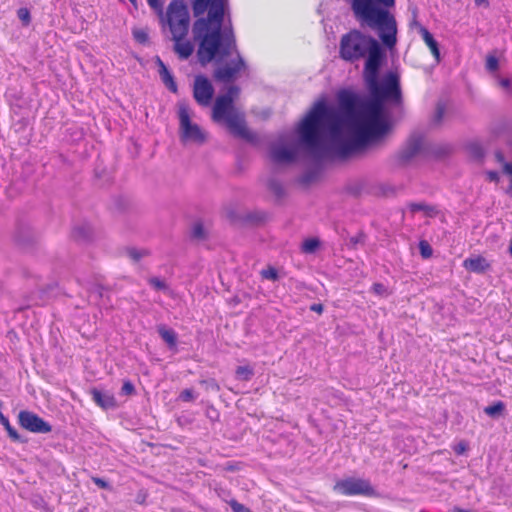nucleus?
<instances>
[{
  "mask_svg": "<svg viewBox=\"0 0 512 512\" xmlns=\"http://www.w3.org/2000/svg\"><path fill=\"white\" fill-rule=\"evenodd\" d=\"M270 158L275 164L290 163L295 158V152L285 147H275L271 151Z\"/></svg>",
  "mask_w": 512,
  "mask_h": 512,
  "instance_id": "15",
  "label": "nucleus"
},
{
  "mask_svg": "<svg viewBox=\"0 0 512 512\" xmlns=\"http://www.w3.org/2000/svg\"><path fill=\"white\" fill-rule=\"evenodd\" d=\"M192 237L197 240H203L206 237L204 227L201 223H195L192 228Z\"/></svg>",
  "mask_w": 512,
  "mask_h": 512,
  "instance_id": "27",
  "label": "nucleus"
},
{
  "mask_svg": "<svg viewBox=\"0 0 512 512\" xmlns=\"http://www.w3.org/2000/svg\"><path fill=\"white\" fill-rule=\"evenodd\" d=\"M17 16L24 25H28L31 21L30 11L27 8L18 9Z\"/></svg>",
  "mask_w": 512,
  "mask_h": 512,
  "instance_id": "31",
  "label": "nucleus"
},
{
  "mask_svg": "<svg viewBox=\"0 0 512 512\" xmlns=\"http://www.w3.org/2000/svg\"><path fill=\"white\" fill-rule=\"evenodd\" d=\"M167 23L172 38H185L189 30V12L179 0L172 1L167 8Z\"/></svg>",
  "mask_w": 512,
  "mask_h": 512,
  "instance_id": "7",
  "label": "nucleus"
},
{
  "mask_svg": "<svg viewBox=\"0 0 512 512\" xmlns=\"http://www.w3.org/2000/svg\"><path fill=\"white\" fill-rule=\"evenodd\" d=\"M136 390L133 383L130 380H125L121 387V394L131 396L135 394Z\"/></svg>",
  "mask_w": 512,
  "mask_h": 512,
  "instance_id": "29",
  "label": "nucleus"
},
{
  "mask_svg": "<svg viewBox=\"0 0 512 512\" xmlns=\"http://www.w3.org/2000/svg\"><path fill=\"white\" fill-rule=\"evenodd\" d=\"M278 190H280V187L279 186H276L275 187V191L278 192Z\"/></svg>",
  "mask_w": 512,
  "mask_h": 512,
  "instance_id": "54",
  "label": "nucleus"
},
{
  "mask_svg": "<svg viewBox=\"0 0 512 512\" xmlns=\"http://www.w3.org/2000/svg\"><path fill=\"white\" fill-rule=\"evenodd\" d=\"M420 252L424 258H429L432 255V249L426 241L420 242Z\"/></svg>",
  "mask_w": 512,
  "mask_h": 512,
  "instance_id": "35",
  "label": "nucleus"
},
{
  "mask_svg": "<svg viewBox=\"0 0 512 512\" xmlns=\"http://www.w3.org/2000/svg\"><path fill=\"white\" fill-rule=\"evenodd\" d=\"M462 265L467 271L477 274L485 273L491 268V264L482 255L466 258Z\"/></svg>",
  "mask_w": 512,
  "mask_h": 512,
  "instance_id": "12",
  "label": "nucleus"
},
{
  "mask_svg": "<svg viewBox=\"0 0 512 512\" xmlns=\"http://www.w3.org/2000/svg\"><path fill=\"white\" fill-rule=\"evenodd\" d=\"M487 179L491 182H498L499 181V175L496 171H487L486 172Z\"/></svg>",
  "mask_w": 512,
  "mask_h": 512,
  "instance_id": "42",
  "label": "nucleus"
},
{
  "mask_svg": "<svg viewBox=\"0 0 512 512\" xmlns=\"http://www.w3.org/2000/svg\"><path fill=\"white\" fill-rule=\"evenodd\" d=\"M6 416L0 411V421L5 418Z\"/></svg>",
  "mask_w": 512,
  "mask_h": 512,
  "instance_id": "52",
  "label": "nucleus"
},
{
  "mask_svg": "<svg viewBox=\"0 0 512 512\" xmlns=\"http://www.w3.org/2000/svg\"><path fill=\"white\" fill-rule=\"evenodd\" d=\"M133 36L135 40L141 44H144L148 41V34L143 29H138L133 32Z\"/></svg>",
  "mask_w": 512,
  "mask_h": 512,
  "instance_id": "34",
  "label": "nucleus"
},
{
  "mask_svg": "<svg viewBox=\"0 0 512 512\" xmlns=\"http://www.w3.org/2000/svg\"><path fill=\"white\" fill-rule=\"evenodd\" d=\"M214 96V88L211 82L203 75L195 77L193 86V97L203 107L211 104Z\"/></svg>",
  "mask_w": 512,
  "mask_h": 512,
  "instance_id": "11",
  "label": "nucleus"
},
{
  "mask_svg": "<svg viewBox=\"0 0 512 512\" xmlns=\"http://www.w3.org/2000/svg\"><path fill=\"white\" fill-rule=\"evenodd\" d=\"M503 170L506 174L512 177V163H505L503 166Z\"/></svg>",
  "mask_w": 512,
  "mask_h": 512,
  "instance_id": "45",
  "label": "nucleus"
},
{
  "mask_svg": "<svg viewBox=\"0 0 512 512\" xmlns=\"http://www.w3.org/2000/svg\"><path fill=\"white\" fill-rule=\"evenodd\" d=\"M91 480L93 481V483L95 485H97L101 489H109L110 488L109 483L107 481H105L104 479L100 478V477L93 476L91 478Z\"/></svg>",
  "mask_w": 512,
  "mask_h": 512,
  "instance_id": "39",
  "label": "nucleus"
},
{
  "mask_svg": "<svg viewBox=\"0 0 512 512\" xmlns=\"http://www.w3.org/2000/svg\"><path fill=\"white\" fill-rule=\"evenodd\" d=\"M0 423L3 425L5 430L7 431L8 436L14 442H23L21 436L17 432V430L10 424V421L7 417L3 418Z\"/></svg>",
  "mask_w": 512,
  "mask_h": 512,
  "instance_id": "20",
  "label": "nucleus"
},
{
  "mask_svg": "<svg viewBox=\"0 0 512 512\" xmlns=\"http://www.w3.org/2000/svg\"><path fill=\"white\" fill-rule=\"evenodd\" d=\"M509 253L512 256V240L509 243Z\"/></svg>",
  "mask_w": 512,
  "mask_h": 512,
  "instance_id": "50",
  "label": "nucleus"
},
{
  "mask_svg": "<svg viewBox=\"0 0 512 512\" xmlns=\"http://www.w3.org/2000/svg\"><path fill=\"white\" fill-rule=\"evenodd\" d=\"M240 88L236 85L228 87L226 94L219 95L212 108V119L215 122L225 121L229 131L240 138L251 140L252 134L248 130L244 115L239 112L234 101L239 97Z\"/></svg>",
  "mask_w": 512,
  "mask_h": 512,
  "instance_id": "6",
  "label": "nucleus"
},
{
  "mask_svg": "<svg viewBox=\"0 0 512 512\" xmlns=\"http://www.w3.org/2000/svg\"><path fill=\"white\" fill-rule=\"evenodd\" d=\"M320 246V241L317 238H308L302 244V251L304 253H314Z\"/></svg>",
  "mask_w": 512,
  "mask_h": 512,
  "instance_id": "23",
  "label": "nucleus"
},
{
  "mask_svg": "<svg viewBox=\"0 0 512 512\" xmlns=\"http://www.w3.org/2000/svg\"><path fill=\"white\" fill-rule=\"evenodd\" d=\"M90 395L97 406L104 410L115 408L117 405L116 399L112 394L102 393L97 388L90 390Z\"/></svg>",
  "mask_w": 512,
  "mask_h": 512,
  "instance_id": "14",
  "label": "nucleus"
},
{
  "mask_svg": "<svg viewBox=\"0 0 512 512\" xmlns=\"http://www.w3.org/2000/svg\"><path fill=\"white\" fill-rule=\"evenodd\" d=\"M506 193L510 196H512V177H511V182H510V185L509 187L507 188L506 190Z\"/></svg>",
  "mask_w": 512,
  "mask_h": 512,
  "instance_id": "49",
  "label": "nucleus"
},
{
  "mask_svg": "<svg viewBox=\"0 0 512 512\" xmlns=\"http://www.w3.org/2000/svg\"><path fill=\"white\" fill-rule=\"evenodd\" d=\"M340 109L328 107L324 101L316 102L306 114L299 126L301 142L312 152L320 151L324 145V129L334 141H338L337 154L346 159L362 153L368 147L379 142L358 144L356 119L363 111V105L357 109V98L350 92H341L338 96Z\"/></svg>",
  "mask_w": 512,
  "mask_h": 512,
  "instance_id": "1",
  "label": "nucleus"
},
{
  "mask_svg": "<svg viewBox=\"0 0 512 512\" xmlns=\"http://www.w3.org/2000/svg\"><path fill=\"white\" fill-rule=\"evenodd\" d=\"M386 46L381 39L362 32L359 29H351L343 34L339 42V57L349 63H355L365 59L363 72L372 69L386 59ZM387 49H389L387 47Z\"/></svg>",
  "mask_w": 512,
  "mask_h": 512,
  "instance_id": "5",
  "label": "nucleus"
},
{
  "mask_svg": "<svg viewBox=\"0 0 512 512\" xmlns=\"http://www.w3.org/2000/svg\"><path fill=\"white\" fill-rule=\"evenodd\" d=\"M179 397L185 402L192 401L194 399L193 391L191 389H185L180 393Z\"/></svg>",
  "mask_w": 512,
  "mask_h": 512,
  "instance_id": "40",
  "label": "nucleus"
},
{
  "mask_svg": "<svg viewBox=\"0 0 512 512\" xmlns=\"http://www.w3.org/2000/svg\"><path fill=\"white\" fill-rule=\"evenodd\" d=\"M418 28V32L420 33L424 43L429 48L431 54L435 58L437 62L440 61V50L438 46V42L434 39L433 35L428 31V29L418 22L414 23Z\"/></svg>",
  "mask_w": 512,
  "mask_h": 512,
  "instance_id": "13",
  "label": "nucleus"
},
{
  "mask_svg": "<svg viewBox=\"0 0 512 512\" xmlns=\"http://www.w3.org/2000/svg\"><path fill=\"white\" fill-rule=\"evenodd\" d=\"M178 117L182 141L203 143L206 140L204 131L197 124L192 123L190 108L185 103L179 105Z\"/></svg>",
  "mask_w": 512,
  "mask_h": 512,
  "instance_id": "9",
  "label": "nucleus"
},
{
  "mask_svg": "<svg viewBox=\"0 0 512 512\" xmlns=\"http://www.w3.org/2000/svg\"><path fill=\"white\" fill-rule=\"evenodd\" d=\"M453 450L457 455H461L467 450V444L464 441H462L455 445L453 447Z\"/></svg>",
  "mask_w": 512,
  "mask_h": 512,
  "instance_id": "41",
  "label": "nucleus"
},
{
  "mask_svg": "<svg viewBox=\"0 0 512 512\" xmlns=\"http://www.w3.org/2000/svg\"><path fill=\"white\" fill-rule=\"evenodd\" d=\"M497 159H499V160H501V161L503 160V156H502V154H501V153H497Z\"/></svg>",
  "mask_w": 512,
  "mask_h": 512,
  "instance_id": "51",
  "label": "nucleus"
},
{
  "mask_svg": "<svg viewBox=\"0 0 512 512\" xmlns=\"http://www.w3.org/2000/svg\"><path fill=\"white\" fill-rule=\"evenodd\" d=\"M444 113H445V105L443 103H438L437 107H436L435 115L433 118V122L435 124H439L444 117Z\"/></svg>",
  "mask_w": 512,
  "mask_h": 512,
  "instance_id": "32",
  "label": "nucleus"
},
{
  "mask_svg": "<svg viewBox=\"0 0 512 512\" xmlns=\"http://www.w3.org/2000/svg\"><path fill=\"white\" fill-rule=\"evenodd\" d=\"M150 7L154 9H158L160 13H162V4L160 3V0H147Z\"/></svg>",
  "mask_w": 512,
  "mask_h": 512,
  "instance_id": "43",
  "label": "nucleus"
},
{
  "mask_svg": "<svg viewBox=\"0 0 512 512\" xmlns=\"http://www.w3.org/2000/svg\"><path fill=\"white\" fill-rule=\"evenodd\" d=\"M353 18L361 28L376 31L383 44L393 50L398 26L392 9L396 0H346Z\"/></svg>",
  "mask_w": 512,
  "mask_h": 512,
  "instance_id": "4",
  "label": "nucleus"
},
{
  "mask_svg": "<svg viewBox=\"0 0 512 512\" xmlns=\"http://www.w3.org/2000/svg\"><path fill=\"white\" fill-rule=\"evenodd\" d=\"M149 283L157 290H165L167 288L166 283L157 277L150 278Z\"/></svg>",
  "mask_w": 512,
  "mask_h": 512,
  "instance_id": "36",
  "label": "nucleus"
},
{
  "mask_svg": "<svg viewBox=\"0 0 512 512\" xmlns=\"http://www.w3.org/2000/svg\"><path fill=\"white\" fill-rule=\"evenodd\" d=\"M499 83L505 89H508L509 86H510V81H509V79H506V78L505 79H501Z\"/></svg>",
  "mask_w": 512,
  "mask_h": 512,
  "instance_id": "48",
  "label": "nucleus"
},
{
  "mask_svg": "<svg viewBox=\"0 0 512 512\" xmlns=\"http://www.w3.org/2000/svg\"><path fill=\"white\" fill-rule=\"evenodd\" d=\"M333 491L343 496L378 497L376 489L368 479L347 477L339 479L333 486Z\"/></svg>",
  "mask_w": 512,
  "mask_h": 512,
  "instance_id": "8",
  "label": "nucleus"
},
{
  "mask_svg": "<svg viewBox=\"0 0 512 512\" xmlns=\"http://www.w3.org/2000/svg\"><path fill=\"white\" fill-rule=\"evenodd\" d=\"M128 254H129V256H130L133 260L138 261V260H140L142 257L147 256L149 253H148V251H146V250L138 251V250H136V249H130V250L128 251Z\"/></svg>",
  "mask_w": 512,
  "mask_h": 512,
  "instance_id": "37",
  "label": "nucleus"
},
{
  "mask_svg": "<svg viewBox=\"0 0 512 512\" xmlns=\"http://www.w3.org/2000/svg\"><path fill=\"white\" fill-rule=\"evenodd\" d=\"M260 274L264 279H268V280H272V281L278 280V272L272 266H268L266 269H263Z\"/></svg>",
  "mask_w": 512,
  "mask_h": 512,
  "instance_id": "26",
  "label": "nucleus"
},
{
  "mask_svg": "<svg viewBox=\"0 0 512 512\" xmlns=\"http://www.w3.org/2000/svg\"><path fill=\"white\" fill-rule=\"evenodd\" d=\"M469 155L476 160H481L484 157V150L477 142H471L467 145Z\"/></svg>",
  "mask_w": 512,
  "mask_h": 512,
  "instance_id": "22",
  "label": "nucleus"
},
{
  "mask_svg": "<svg viewBox=\"0 0 512 512\" xmlns=\"http://www.w3.org/2000/svg\"><path fill=\"white\" fill-rule=\"evenodd\" d=\"M146 499H147V492H146V491H143V490H142V491H140V492L138 493V495H137V502H138L139 504H142V505H143V504H145Z\"/></svg>",
  "mask_w": 512,
  "mask_h": 512,
  "instance_id": "44",
  "label": "nucleus"
},
{
  "mask_svg": "<svg viewBox=\"0 0 512 512\" xmlns=\"http://www.w3.org/2000/svg\"><path fill=\"white\" fill-rule=\"evenodd\" d=\"M158 333L163 341L169 346V348H175L177 345V334L171 328H166L165 326L158 327Z\"/></svg>",
  "mask_w": 512,
  "mask_h": 512,
  "instance_id": "18",
  "label": "nucleus"
},
{
  "mask_svg": "<svg viewBox=\"0 0 512 512\" xmlns=\"http://www.w3.org/2000/svg\"><path fill=\"white\" fill-rule=\"evenodd\" d=\"M409 207L412 212L424 211L428 215H431L436 212V209L433 206H429L424 203H411Z\"/></svg>",
  "mask_w": 512,
  "mask_h": 512,
  "instance_id": "24",
  "label": "nucleus"
},
{
  "mask_svg": "<svg viewBox=\"0 0 512 512\" xmlns=\"http://www.w3.org/2000/svg\"><path fill=\"white\" fill-rule=\"evenodd\" d=\"M383 63L363 72L364 80L371 95V100L363 104V111L358 115L355 125L358 144L381 142L391 131L392 125L384 113L385 101L399 104L402 99L400 79L397 73H387L380 83L379 71Z\"/></svg>",
  "mask_w": 512,
  "mask_h": 512,
  "instance_id": "3",
  "label": "nucleus"
},
{
  "mask_svg": "<svg viewBox=\"0 0 512 512\" xmlns=\"http://www.w3.org/2000/svg\"><path fill=\"white\" fill-rule=\"evenodd\" d=\"M133 5H136V0H129Z\"/></svg>",
  "mask_w": 512,
  "mask_h": 512,
  "instance_id": "53",
  "label": "nucleus"
},
{
  "mask_svg": "<svg viewBox=\"0 0 512 512\" xmlns=\"http://www.w3.org/2000/svg\"><path fill=\"white\" fill-rule=\"evenodd\" d=\"M224 18V5L222 0H212L208 17L195 21L193 32L195 39H201L197 51L201 65L210 63L217 55L220 58L233 56L229 63L215 69L214 79L227 83L235 80L246 64L236 49V41L232 33L222 34L221 25Z\"/></svg>",
  "mask_w": 512,
  "mask_h": 512,
  "instance_id": "2",
  "label": "nucleus"
},
{
  "mask_svg": "<svg viewBox=\"0 0 512 512\" xmlns=\"http://www.w3.org/2000/svg\"><path fill=\"white\" fill-rule=\"evenodd\" d=\"M474 1L477 6H484V7L489 6V0H474Z\"/></svg>",
  "mask_w": 512,
  "mask_h": 512,
  "instance_id": "47",
  "label": "nucleus"
},
{
  "mask_svg": "<svg viewBox=\"0 0 512 512\" xmlns=\"http://www.w3.org/2000/svg\"><path fill=\"white\" fill-rule=\"evenodd\" d=\"M228 503L233 512H252L249 508L239 503L235 499L230 500Z\"/></svg>",
  "mask_w": 512,
  "mask_h": 512,
  "instance_id": "33",
  "label": "nucleus"
},
{
  "mask_svg": "<svg viewBox=\"0 0 512 512\" xmlns=\"http://www.w3.org/2000/svg\"><path fill=\"white\" fill-rule=\"evenodd\" d=\"M486 68L489 71H496L499 68L498 59L494 55H488L486 58Z\"/></svg>",
  "mask_w": 512,
  "mask_h": 512,
  "instance_id": "30",
  "label": "nucleus"
},
{
  "mask_svg": "<svg viewBox=\"0 0 512 512\" xmlns=\"http://www.w3.org/2000/svg\"><path fill=\"white\" fill-rule=\"evenodd\" d=\"M209 2L210 0H195L193 3L194 15H202L206 11Z\"/></svg>",
  "mask_w": 512,
  "mask_h": 512,
  "instance_id": "25",
  "label": "nucleus"
},
{
  "mask_svg": "<svg viewBox=\"0 0 512 512\" xmlns=\"http://www.w3.org/2000/svg\"><path fill=\"white\" fill-rule=\"evenodd\" d=\"M420 144H421L420 140L411 142L409 145L408 151L403 154V158L408 159V158L412 157L413 155H415L418 152V150L420 149Z\"/></svg>",
  "mask_w": 512,
  "mask_h": 512,
  "instance_id": "28",
  "label": "nucleus"
},
{
  "mask_svg": "<svg viewBox=\"0 0 512 512\" xmlns=\"http://www.w3.org/2000/svg\"><path fill=\"white\" fill-rule=\"evenodd\" d=\"M159 64V74L161 76V79L163 83L167 86V88L173 92H177V84L174 81V78L172 74L169 72L168 68L165 66V64L158 58L157 60Z\"/></svg>",
  "mask_w": 512,
  "mask_h": 512,
  "instance_id": "17",
  "label": "nucleus"
},
{
  "mask_svg": "<svg viewBox=\"0 0 512 512\" xmlns=\"http://www.w3.org/2000/svg\"><path fill=\"white\" fill-rule=\"evenodd\" d=\"M371 290L376 294V295H380V296H383L386 294V288L385 286L382 284V283H374L372 286H371Z\"/></svg>",
  "mask_w": 512,
  "mask_h": 512,
  "instance_id": "38",
  "label": "nucleus"
},
{
  "mask_svg": "<svg viewBox=\"0 0 512 512\" xmlns=\"http://www.w3.org/2000/svg\"><path fill=\"white\" fill-rule=\"evenodd\" d=\"M173 40L174 50L181 59H187L192 55L194 46L190 41H183L184 38H173Z\"/></svg>",
  "mask_w": 512,
  "mask_h": 512,
  "instance_id": "16",
  "label": "nucleus"
},
{
  "mask_svg": "<svg viewBox=\"0 0 512 512\" xmlns=\"http://www.w3.org/2000/svg\"><path fill=\"white\" fill-rule=\"evenodd\" d=\"M310 309H311L312 311H315V312L319 313V314H321V313L323 312V306H322V304H313V305L310 307Z\"/></svg>",
  "mask_w": 512,
  "mask_h": 512,
  "instance_id": "46",
  "label": "nucleus"
},
{
  "mask_svg": "<svg viewBox=\"0 0 512 512\" xmlns=\"http://www.w3.org/2000/svg\"><path fill=\"white\" fill-rule=\"evenodd\" d=\"M505 407V403L499 400L494 402L492 405L485 407L484 412L490 417H497L504 412Z\"/></svg>",
  "mask_w": 512,
  "mask_h": 512,
  "instance_id": "19",
  "label": "nucleus"
},
{
  "mask_svg": "<svg viewBox=\"0 0 512 512\" xmlns=\"http://www.w3.org/2000/svg\"><path fill=\"white\" fill-rule=\"evenodd\" d=\"M18 423L23 429L32 433L46 434L52 431V426L48 422L36 413L28 410H22L19 412Z\"/></svg>",
  "mask_w": 512,
  "mask_h": 512,
  "instance_id": "10",
  "label": "nucleus"
},
{
  "mask_svg": "<svg viewBox=\"0 0 512 512\" xmlns=\"http://www.w3.org/2000/svg\"><path fill=\"white\" fill-rule=\"evenodd\" d=\"M235 375L239 380L249 381L253 377L254 371L249 365L238 366L235 370Z\"/></svg>",
  "mask_w": 512,
  "mask_h": 512,
  "instance_id": "21",
  "label": "nucleus"
}]
</instances>
